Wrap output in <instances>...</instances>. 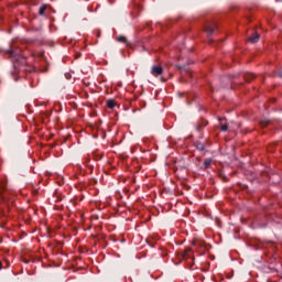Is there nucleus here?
Listing matches in <instances>:
<instances>
[{"mask_svg":"<svg viewBox=\"0 0 282 282\" xmlns=\"http://www.w3.org/2000/svg\"><path fill=\"white\" fill-rule=\"evenodd\" d=\"M7 54L11 58L14 67V72L12 74H19V72H21V67H25V65H28V59L21 56V54H19L17 51L9 50L7 51Z\"/></svg>","mask_w":282,"mask_h":282,"instance_id":"obj_1","label":"nucleus"},{"mask_svg":"<svg viewBox=\"0 0 282 282\" xmlns=\"http://www.w3.org/2000/svg\"><path fill=\"white\" fill-rule=\"evenodd\" d=\"M164 73V68H162V66H152L151 68V74L152 76H162V74Z\"/></svg>","mask_w":282,"mask_h":282,"instance_id":"obj_2","label":"nucleus"},{"mask_svg":"<svg viewBox=\"0 0 282 282\" xmlns=\"http://www.w3.org/2000/svg\"><path fill=\"white\" fill-rule=\"evenodd\" d=\"M217 28L216 24H207L205 25V32L207 33V36H213L215 33V29Z\"/></svg>","mask_w":282,"mask_h":282,"instance_id":"obj_3","label":"nucleus"},{"mask_svg":"<svg viewBox=\"0 0 282 282\" xmlns=\"http://www.w3.org/2000/svg\"><path fill=\"white\" fill-rule=\"evenodd\" d=\"M192 246H195L196 248H206V242L204 240H194L192 242Z\"/></svg>","mask_w":282,"mask_h":282,"instance_id":"obj_4","label":"nucleus"},{"mask_svg":"<svg viewBox=\"0 0 282 282\" xmlns=\"http://www.w3.org/2000/svg\"><path fill=\"white\" fill-rule=\"evenodd\" d=\"M191 257H193V249L186 248L183 252V259H191Z\"/></svg>","mask_w":282,"mask_h":282,"instance_id":"obj_5","label":"nucleus"},{"mask_svg":"<svg viewBox=\"0 0 282 282\" xmlns=\"http://www.w3.org/2000/svg\"><path fill=\"white\" fill-rule=\"evenodd\" d=\"M219 122H220V130L228 131V124L226 123V118H220Z\"/></svg>","mask_w":282,"mask_h":282,"instance_id":"obj_6","label":"nucleus"},{"mask_svg":"<svg viewBox=\"0 0 282 282\" xmlns=\"http://www.w3.org/2000/svg\"><path fill=\"white\" fill-rule=\"evenodd\" d=\"M242 78L247 82L250 83V80L254 79V75L251 73H243Z\"/></svg>","mask_w":282,"mask_h":282,"instance_id":"obj_7","label":"nucleus"},{"mask_svg":"<svg viewBox=\"0 0 282 282\" xmlns=\"http://www.w3.org/2000/svg\"><path fill=\"white\" fill-rule=\"evenodd\" d=\"M259 39H260L259 33H254L253 35H251L249 37V42L250 43H259Z\"/></svg>","mask_w":282,"mask_h":282,"instance_id":"obj_8","label":"nucleus"},{"mask_svg":"<svg viewBox=\"0 0 282 282\" xmlns=\"http://www.w3.org/2000/svg\"><path fill=\"white\" fill-rule=\"evenodd\" d=\"M210 164H213V159H205L203 163L204 170L210 169Z\"/></svg>","mask_w":282,"mask_h":282,"instance_id":"obj_9","label":"nucleus"},{"mask_svg":"<svg viewBox=\"0 0 282 282\" xmlns=\"http://www.w3.org/2000/svg\"><path fill=\"white\" fill-rule=\"evenodd\" d=\"M177 69H182V72H187L188 76H191V72H188V66L186 65H176Z\"/></svg>","mask_w":282,"mask_h":282,"instance_id":"obj_10","label":"nucleus"},{"mask_svg":"<svg viewBox=\"0 0 282 282\" xmlns=\"http://www.w3.org/2000/svg\"><path fill=\"white\" fill-rule=\"evenodd\" d=\"M117 41L119 43H124L126 45H129V43H127V36L119 35V36H117Z\"/></svg>","mask_w":282,"mask_h":282,"instance_id":"obj_11","label":"nucleus"},{"mask_svg":"<svg viewBox=\"0 0 282 282\" xmlns=\"http://www.w3.org/2000/svg\"><path fill=\"white\" fill-rule=\"evenodd\" d=\"M107 107H108V109H113V107H116V100L109 99L107 101Z\"/></svg>","mask_w":282,"mask_h":282,"instance_id":"obj_12","label":"nucleus"},{"mask_svg":"<svg viewBox=\"0 0 282 282\" xmlns=\"http://www.w3.org/2000/svg\"><path fill=\"white\" fill-rule=\"evenodd\" d=\"M45 10H47V4H43L42 7H40L39 14L43 17V14H45Z\"/></svg>","mask_w":282,"mask_h":282,"instance_id":"obj_13","label":"nucleus"},{"mask_svg":"<svg viewBox=\"0 0 282 282\" xmlns=\"http://www.w3.org/2000/svg\"><path fill=\"white\" fill-rule=\"evenodd\" d=\"M196 149H197L198 151H204V150L206 149V147H204V143H197V144H196Z\"/></svg>","mask_w":282,"mask_h":282,"instance_id":"obj_14","label":"nucleus"},{"mask_svg":"<svg viewBox=\"0 0 282 282\" xmlns=\"http://www.w3.org/2000/svg\"><path fill=\"white\" fill-rule=\"evenodd\" d=\"M261 127H268L270 124V121L269 120H262L260 122Z\"/></svg>","mask_w":282,"mask_h":282,"instance_id":"obj_15","label":"nucleus"},{"mask_svg":"<svg viewBox=\"0 0 282 282\" xmlns=\"http://www.w3.org/2000/svg\"><path fill=\"white\" fill-rule=\"evenodd\" d=\"M206 124H208V122H204L203 124L199 123V124L197 126V131H199V129H202V127H206Z\"/></svg>","mask_w":282,"mask_h":282,"instance_id":"obj_16","label":"nucleus"},{"mask_svg":"<svg viewBox=\"0 0 282 282\" xmlns=\"http://www.w3.org/2000/svg\"><path fill=\"white\" fill-rule=\"evenodd\" d=\"M1 268H3V264H2L1 261H0V270H1Z\"/></svg>","mask_w":282,"mask_h":282,"instance_id":"obj_17","label":"nucleus"}]
</instances>
